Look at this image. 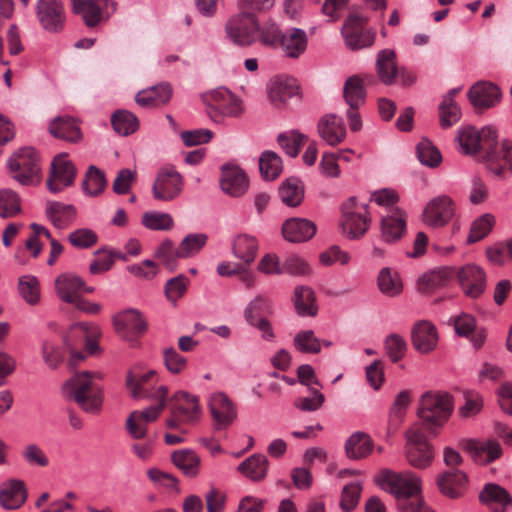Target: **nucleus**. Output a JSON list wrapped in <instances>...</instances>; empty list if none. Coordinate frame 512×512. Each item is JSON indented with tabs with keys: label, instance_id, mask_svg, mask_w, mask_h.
I'll return each mask as SVG.
<instances>
[{
	"label": "nucleus",
	"instance_id": "26",
	"mask_svg": "<svg viewBox=\"0 0 512 512\" xmlns=\"http://www.w3.org/2000/svg\"><path fill=\"white\" fill-rule=\"evenodd\" d=\"M319 136L330 146L342 143L346 137V127L341 117L327 114L320 118L317 125Z\"/></svg>",
	"mask_w": 512,
	"mask_h": 512
},
{
	"label": "nucleus",
	"instance_id": "14",
	"mask_svg": "<svg viewBox=\"0 0 512 512\" xmlns=\"http://www.w3.org/2000/svg\"><path fill=\"white\" fill-rule=\"evenodd\" d=\"M183 190V178L173 168L161 169L152 186V194L156 200L169 202L177 198Z\"/></svg>",
	"mask_w": 512,
	"mask_h": 512
},
{
	"label": "nucleus",
	"instance_id": "38",
	"mask_svg": "<svg viewBox=\"0 0 512 512\" xmlns=\"http://www.w3.org/2000/svg\"><path fill=\"white\" fill-rule=\"evenodd\" d=\"M172 89L168 83H161L136 94L135 101L142 107H157L168 103Z\"/></svg>",
	"mask_w": 512,
	"mask_h": 512
},
{
	"label": "nucleus",
	"instance_id": "43",
	"mask_svg": "<svg viewBox=\"0 0 512 512\" xmlns=\"http://www.w3.org/2000/svg\"><path fill=\"white\" fill-rule=\"evenodd\" d=\"M46 215L56 228L63 229L75 219L76 209L70 204L48 202Z\"/></svg>",
	"mask_w": 512,
	"mask_h": 512
},
{
	"label": "nucleus",
	"instance_id": "10",
	"mask_svg": "<svg viewBox=\"0 0 512 512\" xmlns=\"http://www.w3.org/2000/svg\"><path fill=\"white\" fill-rule=\"evenodd\" d=\"M8 166L13 178L23 185H31L39 181V157L31 147L15 152L9 158Z\"/></svg>",
	"mask_w": 512,
	"mask_h": 512
},
{
	"label": "nucleus",
	"instance_id": "58",
	"mask_svg": "<svg viewBox=\"0 0 512 512\" xmlns=\"http://www.w3.org/2000/svg\"><path fill=\"white\" fill-rule=\"evenodd\" d=\"M142 224L150 230L168 231L172 229L174 221L168 213L145 212L142 216Z\"/></svg>",
	"mask_w": 512,
	"mask_h": 512
},
{
	"label": "nucleus",
	"instance_id": "27",
	"mask_svg": "<svg viewBox=\"0 0 512 512\" xmlns=\"http://www.w3.org/2000/svg\"><path fill=\"white\" fill-rule=\"evenodd\" d=\"M73 12L82 16L88 27H95L107 10L109 0H71Z\"/></svg>",
	"mask_w": 512,
	"mask_h": 512
},
{
	"label": "nucleus",
	"instance_id": "32",
	"mask_svg": "<svg viewBox=\"0 0 512 512\" xmlns=\"http://www.w3.org/2000/svg\"><path fill=\"white\" fill-rule=\"evenodd\" d=\"M468 97L473 107L486 109L499 102L501 93L496 85L482 81L470 88Z\"/></svg>",
	"mask_w": 512,
	"mask_h": 512
},
{
	"label": "nucleus",
	"instance_id": "13",
	"mask_svg": "<svg viewBox=\"0 0 512 512\" xmlns=\"http://www.w3.org/2000/svg\"><path fill=\"white\" fill-rule=\"evenodd\" d=\"M272 314V301L269 297L259 294L247 305L244 316L246 321L256 327L266 340H272L274 333L267 316Z\"/></svg>",
	"mask_w": 512,
	"mask_h": 512
},
{
	"label": "nucleus",
	"instance_id": "51",
	"mask_svg": "<svg viewBox=\"0 0 512 512\" xmlns=\"http://www.w3.org/2000/svg\"><path fill=\"white\" fill-rule=\"evenodd\" d=\"M411 402L408 391H401L395 398L389 412V431H396L404 420L406 410Z\"/></svg>",
	"mask_w": 512,
	"mask_h": 512
},
{
	"label": "nucleus",
	"instance_id": "39",
	"mask_svg": "<svg viewBox=\"0 0 512 512\" xmlns=\"http://www.w3.org/2000/svg\"><path fill=\"white\" fill-rule=\"evenodd\" d=\"M376 70L380 80L386 85H392L399 73L397 56L392 49L379 51L376 58Z\"/></svg>",
	"mask_w": 512,
	"mask_h": 512
},
{
	"label": "nucleus",
	"instance_id": "59",
	"mask_svg": "<svg viewBox=\"0 0 512 512\" xmlns=\"http://www.w3.org/2000/svg\"><path fill=\"white\" fill-rule=\"evenodd\" d=\"M440 125L448 128L459 121L461 111L457 103L451 97H444L439 107Z\"/></svg>",
	"mask_w": 512,
	"mask_h": 512
},
{
	"label": "nucleus",
	"instance_id": "6",
	"mask_svg": "<svg viewBox=\"0 0 512 512\" xmlns=\"http://www.w3.org/2000/svg\"><path fill=\"white\" fill-rule=\"evenodd\" d=\"M126 387L135 399L153 398L166 405L168 389L164 385H158V375L154 370L130 371L126 378Z\"/></svg>",
	"mask_w": 512,
	"mask_h": 512
},
{
	"label": "nucleus",
	"instance_id": "25",
	"mask_svg": "<svg viewBox=\"0 0 512 512\" xmlns=\"http://www.w3.org/2000/svg\"><path fill=\"white\" fill-rule=\"evenodd\" d=\"M298 89V84L293 77L277 76L269 84V99L275 107L281 108L291 97L298 94Z\"/></svg>",
	"mask_w": 512,
	"mask_h": 512
},
{
	"label": "nucleus",
	"instance_id": "8",
	"mask_svg": "<svg viewBox=\"0 0 512 512\" xmlns=\"http://www.w3.org/2000/svg\"><path fill=\"white\" fill-rule=\"evenodd\" d=\"M257 30H259L258 16L246 12L238 11L225 24L228 39L241 47H249L256 43Z\"/></svg>",
	"mask_w": 512,
	"mask_h": 512
},
{
	"label": "nucleus",
	"instance_id": "35",
	"mask_svg": "<svg viewBox=\"0 0 512 512\" xmlns=\"http://www.w3.org/2000/svg\"><path fill=\"white\" fill-rule=\"evenodd\" d=\"M479 499L493 512H505L507 506L512 504V498L507 490L495 483L486 484Z\"/></svg>",
	"mask_w": 512,
	"mask_h": 512
},
{
	"label": "nucleus",
	"instance_id": "28",
	"mask_svg": "<svg viewBox=\"0 0 512 512\" xmlns=\"http://www.w3.org/2000/svg\"><path fill=\"white\" fill-rule=\"evenodd\" d=\"M220 186L226 194L232 197H240L248 188V179L239 167L226 165L222 168Z\"/></svg>",
	"mask_w": 512,
	"mask_h": 512
},
{
	"label": "nucleus",
	"instance_id": "24",
	"mask_svg": "<svg viewBox=\"0 0 512 512\" xmlns=\"http://www.w3.org/2000/svg\"><path fill=\"white\" fill-rule=\"evenodd\" d=\"M464 448L469 452L475 462L489 464L500 458L503 451L500 443L493 439L467 440Z\"/></svg>",
	"mask_w": 512,
	"mask_h": 512
},
{
	"label": "nucleus",
	"instance_id": "11",
	"mask_svg": "<svg viewBox=\"0 0 512 512\" xmlns=\"http://www.w3.org/2000/svg\"><path fill=\"white\" fill-rule=\"evenodd\" d=\"M170 410L171 418L167 419L166 425L171 429H176L180 422H195L201 414L198 397L183 391L173 395Z\"/></svg>",
	"mask_w": 512,
	"mask_h": 512
},
{
	"label": "nucleus",
	"instance_id": "62",
	"mask_svg": "<svg viewBox=\"0 0 512 512\" xmlns=\"http://www.w3.org/2000/svg\"><path fill=\"white\" fill-rule=\"evenodd\" d=\"M19 292L21 296L31 305L40 300V287L38 279L31 275L22 276L19 279Z\"/></svg>",
	"mask_w": 512,
	"mask_h": 512
},
{
	"label": "nucleus",
	"instance_id": "33",
	"mask_svg": "<svg viewBox=\"0 0 512 512\" xmlns=\"http://www.w3.org/2000/svg\"><path fill=\"white\" fill-rule=\"evenodd\" d=\"M316 233V226L304 218H290L282 225V234L285 240L292 243L306 242Z\"/></svg>",
	"mask_w": 512,
	"mask_h": 512
},
{
	"label": "nucleus",
	"instance_id": "55",
	"mask_svg": "<svg viewBox=\"0 0 512 512\" xmlns=\"http://www.w3.org/2000/svg\"><path fill=\"white\" fill-rule=\"evenodd\" d=\"M259 169L264 179L274 180L282 171V160L276 153L265 151L260 156Z\"/></svg>",
	"mask_w": 512,
	"mask_h": 512
},
{
	"label": "nucleus",
	"instance_id": "22",
	"mask_svg": "<svg viewBox=\"0 0 512 512\" xmlns=\"http://www.w3.org/2000/svg\"><path fill=\"white\" fill-rule=\"evenodd\" d=\"M459 284L464 293L471 297H479L486 287V275L482 268L474 264H468L456 270Z\"/></svg>",
	"mask_w": 512,
	"mask_h": 512
},
{
	"label": "nucleus",
	"instance_id": "21",
	"mask_svg": "<svg viewBox=\"0 0 512 512\" xmlns=\"http://www.w3.org/2000/svg\"><path fill=\"white\" fill-rule=\"evenodd\" d=\"M163 409L164 404L158 403L142 411H133L125 424L129 435L136 440L145 439L148 424L155 421Z\"/></svg>",
	"mask_w": 512,
	"mask_h": 512
},
{
	"label": "nucleus",
	"instance_id": "9",
	"mask_svg": "<svg viewBox=\"0 0 512 512\" xmlns=\"http://www.w3.org/2000/svg\"><path fill=\"white\" fill-rule=\"evenodd\" d=\"M406 458L409 464L418 469L429 467L434 459L432 446L427 442L421 424L411 426L406 434Z\"/></svg>",
	"mask_w": 512,
	"mask_h": 512
},
{
	"label": "nucleus",
	"instance_id": "23",
	"mask_svg": "<svg viewBox=\"0 0 512 512\" xmlns=\"http://www.w3.org/2000/svg\"><path fill=\"white\" fill-rule=\"evenodd\" d=\"M113 322L117 333L130 342L146 330V323L141 314L133 309L117 314Z\"/></svg>",
	"mask_w": 512,
	"mask_h": 512
},
{
	"label": "nucleus",
	"instance_id": "64",
	"mask_svg": "<svg viewBox=\"0 0 512 512\" xmlns=\"http://www.w3.org/2000/svg\"><path fill=\"white\" fill-rule=\"evenodd\" d=\"M294 345L302 353H318L321 350V342L312 330L297 333L294 337Z\"/></svg>",
	"mask_w": 512,
	"mask_h": 512
},
{
	"label": "nucleus",
	"instance_id": "7",
	"mask_svg": "<svg viewBox=\"0 0 512 512\" xmlns=\"http://www.w3.org/2000/svg\"><path fill=\"white\" fill-rule=\"evenodd\" d=\"M210 119L222 123L226 116L239 117L243 113L242 101L225 88L207 92L202 97Z\"/></svg>",
	"mask_w": 512,
	"mask_h": 512
},
{
	"label": "nucleus",
	"instance_id": "34",
	"mask_svg": "<svg viewBox=\"0 0 512 512\" xmlns=\"http://www.w3.org/2000/svg\"><path fill=\"white\" fill-rule=\"evenodd\" d=\"M27 499V490L21 480L12 479L0 487V505L7 510L20 508Z\"/></svg>",
	"mask_w": 512,
	"mask_h": 512
},
{
	"label": "nucleus",
	"instance_id": "40",
	"mask_svg": "<svg viewBox=\"0 0 512 512\" xmlns=\"http://www.w3.org/2000/svg\"><path fill=\"white\" fill-rule=\"evenodd\" d=\"M50 133L69 142H77L82 134L76 120L70 116H58L49 125Z\"/></svg>",
	"mask_w": 512,
	"mask_h": 512
},
{
	"label": "nucleus",
	"instance_id": "63",
	"mask_svg": "<svg viewBox=\"0 0 512 512\" xmlns=\"http://www.w3.org/2000/svg\"><path fill=\"white\" fill-rule=\"evenodd\" d=\"M495 224V218L492 214H484L476 219L470 229L468 236L469 243L480 241L491 231Z\"/></svg>",
	"mask_w": 512,
	"mask_h": 512
},
{
	"label": "nucleus",
	"instance_id": "47",
	"mask_svg": "<svg viewBox=\"0 0 512 512\" xmlns=\"http://www.w3.org/2000/svg\"><path fill=\"white\" fill-rule=\"evenodd\" d=\"M456 273L454 268L445 267L439 270L424 274L418 282L419 290L424 293H430L433 290L445 285Z\"/></svg>",
	"mask_w": 512,
	"mask_h": 512
},
{
	"label": "nucleus",
	"instance_id": "31",
	"mask_svg": "<svg viewBox=\"0 0 512 512\" xmlns=\"http://www.w3.org/2000/svg\"><path fill=\"white\" fill-rule=\"evenodd\" d=\"M468 478L460 470L451 469L437 477L436 483L441 493L449 498L456 499L462 496L466 489Z\"/></svg>",
	"mask_w": 512,
	"mask_h": 512
},
{
	"label": "nucleus",
	"instance_id": "20",
	"mask_svg": "<svg viewBox=\"0 0 512 512\" xmlns=\"http://www.w3.org/2000/svg\"><path fill=\"white\" fill-rule=\"evenodd\" d=\"M208 405L217 430L226 429L237 417L235 405L223 392L212 393Z\"/></svg>",
	"mask_w": 512,
	"mask_h": 512
},
{
	"label": "nucleus",
	"instance_id": "56",
	"mask_svg": "<svg viewBox=\"0 0 512 512\" xmlns=\"http://www.w3.org/2000/svg\"><path fill=\"white\" fill-rule=\"evenodd\" d=\"M207 242L205 234H188L177 247L176 256L189 258L198 254Z\"/></svg>",
	"mask_w": 512,
	"mask_h": 512
},
{
	"label": "nucleus",
	"instance_id": "57",
	"mask_svg": "<svg viewBox=\"0 0 512 512\" xmlns=\"http://www.w3.org/2000/svg\"><path fill=\"white\" fill-rule=\"evenodd\" d=\"M277 141L289 156L296 157L307 141V136L298 131H290L279 134Z\"/></svg>",
	"mask_w": 512,
	"mask_h": 512
},
{
	"label": "nucleus",
	"instance_id": "29",
	"mask_svg": "<svg viewBox=\"0 0 512 512\" xmlns=\"http://www.w3.org/2000/svg\"><path fill=\"white\" fill-rule=\"evenodd\" d=\"M406 232V214L398 209H390L387 215L382 216L381 235L385 242L398 241Z\"/></svg>",
	"mask_w": 512,
	"mask_h": 512
},
{
	"label": "nucleus",
	"instance_id": "12",
	"mask_svg": "<svg viewBox=\"0 0 512 512\" xmlns=\"http://www.w3.org/2000/svg\"><path fill=\"white\" fill-rule=\"evenodd\" d=\"M486 168L499 178H506L512 174V143L503 140L500 143L493 140L481 156Z\"/></svg>",
	"mask_w": 512,
	"mask_h": 512
},
{
	"label": "nucleus",
	"instance_id": "53",
	"mask_svg": "<svg viewBox=\"0 0 512 512\" xmlns=\"http://www.w3.org/2000/svg\"><path fill=\"white\" fill-rule=\"evenodd\" d=\"M283 31L280 26L272 19L259 23V30H257V40L264 46L278 47L283 36Z\"/></svg>",
	"mask_w": 512,
	"mask_h": 512
},
{
	"label": "nucleus",
	"instance_id": "16",
	"mask_svg": "<svg viewBox=\"0 0 512 512\" xmlns=\"http://www.w3.org/2000/svg\"><path fill=\"white\" fill-rule=\"evenodd\" d=\"M364 26L365 20L356 14L350 15L345 21L342 35L350 49L358 50L374 43L375 33L365 29Z\"/></svg>",
	"mask_w": 512,
	"mask_h": 512
},
{
	"label": "nucleus",
	"instance_id": "1",
	"mask_svg": "<svg viewBox=\"0 0 512 512\" xmlns=\"http://www.w3.org/2000/svg\"><path fill=\"white\" fill-rule=\"evenodd\" d=\"M378 483L397 500L400 512H433L419 497L420 479L413 473H395L383 471Z\"/></svg>",
	"mask_w": 512,
	"mask_h": 512
},
{
	"label": "nucleus",
	"instance_id": "36",
	"mask_svg": "<svg viewBox=\"0 0 512 512\" xmlns=\"http://www.w3.org/2000/svg\"><path fill=\"white\" fill-rule=\"evenodd\" d=\"M308 45V37L304 30L300 28L287 29L281 38L278 47H281L286 56L289 58H298L302 55Z\"/></svg>",
	"mask_w": 512,
	"mask_h": 512
},
{
	"label": "nucleus",
	"instance_id": "60",
	"mask_svg": "<svg viewBox=\"0 0 512 512\" xmlns=\"http://www.w3.org/2000/svg\"><path fill=\"white\" fill-rule=\"evenodd\" d=\"M416 152L420 162L426 166L437 167L442 161L440 152L429 140L420 141Z\"/></svg>",
	"mask_w": 512,
	"mask_h": 512
},
{
	"label": "nucleus",
	"instance_id": "49",
	"mask_svg": "<svg viewBox=\"0 0 512 512\" xmlns=\"http://www.w3.org/2000/svg\"><path fill=\"white\" fill-rule=\"evenodd\" d=\"M172 461L188 477H195L199 472L200 458L192 450L182 449L173 452Z\"/></svg>",
	"mask_w": 512,
	"mask_h": 512
},
{
	"label": "nucleus",
	"instance_id": "54",
	"mask_svg": "<svg viewBox=\"0 0 512 512\" xmlns=\"http://www.w3.org/2000/svg\"><path fill=\"white\" fill-rule=\"evenodd\" d=\"M114 130L123 136L134 133L139 126L138 118L127 110H117L111 118Z\"/></svg>",
	"mask_w": 512,
	"mask_h": 512
},
{
	"label": "nucleus",
	"instance_id": "5",
	"mask_svg": "<svg viewBox=\"0 0 512 512\" xmlns=\"http://www.w3.org/2000/svg\"><path fill=\"white\" fill-rule=\"evenodd\" d=\"M340 227L342 234L349 239H359L370 226L368 206L360 203L356 197H350L341 206Z\"/></svg>",
	"mask_w": 512,
	"mask_h": 512
},
{
	"label": "nucleus",
	"instance_id": "48",
	"mask_svg": "<svg viewBox=\"0 0 512 512\" xmlns=\"http://www.w3.org/2000/svg\"><path fill=\"white\" fill-rule=\"evenodd\" d=\"M279 195L283 203L290 207H297L304 198L302 182L295 177L288 178L279 188Z\"/></svg>",
	"mask_w": 512,
	"mask_h": 512
},
{
	"label": "nucleus",
	"instance_id": "45",
	"mask_svg": "<svg viewBox=\"0 0 512 512\" xmlns=\"http://www.w3.org/2000/svg\"><path fill=\"white\" fill-rule=\"evenodd\" d=\"M373 448L369 435L363 432L352 434L345 443V452L348 458L358 460L367 457Z\"/></svg>",
	"mask_w": 512,
	"mask_h": 512
},
{
	"label": "nucleus",
	"instance_id": "2",
	"mask_svg": "<svg viewBox=\"0 0 512 512\" xmlns=\"http://www.w3.org/2000/svg\"><path fill=\"white\" fill-rule=\"evenodd\" d=\"M95 378L96 374L88 371L74 374L63 385L64 397L73 400L86 413H99L103 403V392Z\"/></svg>",
	"mask_w": 512,
	"mask_h": 512
},
{
	"label": "nucleus",
	"instance_id": "46",
	"mask_svg": "<svg viewBox=\"0 0 512 512\" xmlns=\"http://www.w3.org/2000/svg\"><path fill=\"white\" fill-rule=\"evenodd\" d=\"M343 97L350 108H360L366 101L363 80L356 75L349 77L344 83Z\"/></svg>",
	"mask_w": 512,
	"mask_h": 512
},
{
	"label": "nucleus",
	"instance_id": "61",
	"mask_svg": "<svg viewBox=\"0 0 512 512\" xmlns=\"http://www.w3.org/2000/svg\"><path fill=\"white\" fill-rule=\"evenodd\" d=\"M105 186L106 179L103 172L95 166H90L83 182L84 191L91 196H96L104 190Z\"/></svg>",
	"mask_w": 512,
	"mask_h": 512
},
{
	"label": "nucleus",
	"instance_id": "19",
	"mask_svg": "<svg viewBox=\"0 0 512 512\" xmlns=\"http://www.w3.org/2000/svg\"><path fill=\"white\" fill-rule=\"evenodd\" d=\"M496 137V131L491 127H485L480 131L474 127H468L460 132L459 143L466 154L482 156L486 147L493 144Z\"/></svg>",
	"mask_w": 512,
	"mask_h": 512
},
{
	"label": "nucleus",
	"instance_id": "41",
	"mask_svg": "<svg viewBox=\"0 0 512 512\" xmlns=\"http://www.w3.org/2000/svg\"><path fill=\"white\" fill-rule=\"evenodd\" d=\"M269 460L263 454H253L245 459L238 471L253 482L263 481L268 472Z\"/></svg>",
	"mask_w": 512,
	"mask_h": 512
},
{
	"label": "nucleus",
	"instance_id": "15",
	"mask_svg": "<svg viewBox=\"0 0 512 512\" xmlns=\"http://www.w3.org/2000/svg\"><path fill=\"white\" fill-rule=\"evenodd\" d=\"M76 168L68 160L67 154H59L51 163L50 174L47 179V187L53 193H58L74 183Z\"/></svg>",
	"mask_w": 512,
	"mask_h": 512
},
{
	"label": "nucleus",
	"instance_id": "18",
	"mask_svg": "<svg viewBox=\"0 0 512 512\" xmlns=\"http://www.w3.org/2000/svg\"><path fill=\"white\" fill-rule=\"evenodd\" d=\"M455 214V204L446 195L431 199L423 212V221L426 225L439 228L445 226Z\"/></svg>",
	"mask_w": 512,
	"mask_h": 512
},
{
	"label": "nucleus",
	"instance_id": "52",
	"mask_svg": "<svg viewBox=\"0 0 512 512\" xmlns=\"http://www.w3.org/2000/svg\"><path fill=\"white\" fill-rule=\"evenodd\" d=\"M20 213V196L9 188L0 189V218H13Z\"/></svg>",
	"mask_w": 512,
	"mask_h": 512
},
{
	"label": "nucleus",
	"instance_id": "3",
	"mask_svg": "<svg viewBox=\"0 0 512 512\" xmlns=\"http://www.w3.org/2000/svg\"><path fill=\"white\" fill-rule=\"evenodd\" d=\"M453 411L452 397L447 393L427 392L422 395L418 415L432 431L449 419Z\"/></svg>",
	"mask_w": 512,
	"mask_h": 512
},
{
	"label": "nucleus",
	"instance_id": "37",
	"mask_svg": "<svg viewBox=\"0 0 512 512\" xmlns=\"http://www.w3.org/2000/svg\"><path fill=\"white\" fill-rule=\"evenodd\" d=\"M99 336L100 330L97 326L88 325L86 323H77L71 327L64 339V342L65 345H70V339H80L84 342L86 351L93 354L98 349L97 338Z\"/></svg>",
	"mask_w": 512,
	"mask_h": 512
},
{
	"label": "nucleus",
	"instance_id": "4",
	"mask_svg": "<svg viewBox=\"0 0 512 512\" xmlns=\"http://www.w3.org/2000/svg\"><path fill=\"white\" fill-rule=\"evenodd\" d=\"M55 289L61 300L74 304L81 311L96 314L100 310L98 304L82 299V293H91L93 289L87 287L85 282L77 275L61 274L55 280Z\"/></svg>",
	"mask_w": 512,
	"mask_h": 512
},
{
	"label": "nucleus",
	"instance_id": "30",
	"mask_svg": "<svg viewBox=\"0 0 512 512\" xmlns=\"http://www.w3.org/2000/svg\"><path fill=\"white\" fill-rule=\"evenodd\" d=\"M413 347L420 353L433 351L438 342L436 327L425 320L417 322L411 333Z\"/></svg>",
	"mask_w": 512,
	"mask_h": 512
},
{
	"label": "nucleus",
	"instance_id": "44",
	"mask_svg": "<svg viewBox=\"0 0 512 512\" xmlns=\"http://www.w3.org/2000/svg\"><path fill=\"white\" fill-rule=\"evenodd\" d=\"M293 301L299 315L313 317L317 314L316 296L311 287L305 285L295 287Z\"/></svg>",
	"mask_w": 512,
	"mask_h": 512
},
{
	"label": "nucleus",
	"instance_id": "17",
	"mask_svg": "<svg viewBox=\"0 0 512 512\" xmlns=\"http://www.w3.org/2000/svg\"><path fill=\"white\" fill-rule=\"evenodd\" d=\"M36 15L41 26L48 32L58 33L63 30L66 15L59 0H38Z\"/></svg>",
	"mask_w": 512,
	"mask_h": 512
},
{
	"label": "nucleus",
	"instance_id": "42",
	"mask_svg": "<svg viewBox=\"0 0 512 512\" xmlns=\"http://www.w3.org/2000/svg\"><path fill=\"white\" fill-rule=\"evenodd\" d=\"M258 247V241L254 236L241 234L232 242V254L243 264L250 265L256 258Z\"/></svg>",
	"mask_w": 512,
	"mask_h": 512
},
{
	"label": "nucleus",
	"instance_id": "50",
	"mask_svg": "<svg viewBox=\"0 0 512 512\" xmlns=\"http://www.w3.org/2000/svg\"><path fill=\"white\" fill-rule=\"evenodd\" d=\"M378 287L381 293L388 297L398 296L403 289L399 274L388 267L380 270L378 275Z\"/></svg>",
	"mask_w": 512,
	"mask_h": 512
}]
</instances>
